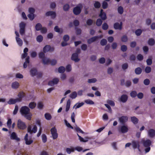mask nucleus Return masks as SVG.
<instances>
[{
  "instance_id": "nucleus-24",
  "label": "nucleus",
  "mask_w": 155,
  "mask_h": 155,
  "mask_svg": "<svg viewBox=\"0 0 155 155\" xmlns=\"http://www.w3.org/2000/svg\"><path fill=\"white\" fill-rule=\"evenodd\" d=\"M142 72V70L141 68L138 67L136 68L134 70V72L137 75H139Z\"/></svg>"
},
{
  "instance_id": "nucleus-63",
  "label": "nucleus",
  "mask_w": 155,
  "mask_h": 155,
  "mask_svg": "<svg viewBox=\"0 0 155 155\" xmlns=\"http://www.w3.org/2000/svg\"><path fill=\"white\" fill-rule=\"evenodd\" d=\"M143 94L142 92H139L137 94V96L138 98L139 99H142L143 97Z\"/></svg>"
},
{
  "instance_id": "nucleus-20",
  "label": "nucleus",
  "mask_w": 155,
  "mask_h": 155,
  "mask_svg": "<svg viewBox=\"0 0 155 155\" xmlns=\"http://www.w3.org/2000/svg\"><path fill=\"white\" fill-rule=\"evenodd\" d=\"M10 138L11 139L15 140L17 141H19L20 139L17 137L16 134L15 132L12 133L11 135Z\"/></svg>"
},
{
  "instance_id": "nucleus-42",
  "label": "nucleus",
  "mask_w": 155,
  "mask_h": 155,
  "mask_svg": "<svg viewBox=\"0 0 155 155\" xmlns=\"http://www.w3.org/2000/svg\"><path fill=\"white\" fill-rule=\"evenodd\" d=\"M128 67V64L127 63H125L122 65V68L124 71H125L127 69Z\"/></svg>"
},
{
  "instance_id": "nucleus-41",
  "label": "nucleus",
  "mask_w": 155,
  "mask_h": 155,
  "mask_svg": "<svg viewBox=\"0 0 155 155\" xmlns=\"http://www.w3.org/2000/svg\"><path fill=\"white\" fill-rule=\"evenodd\" d=\"M43 39V36L41 35H40L38 36L36 38V40L38 42H41Z\"/></svg>"
},
{
  "instance_id": "nucleus-28",
  "label": "nucleus",
  "mask_w": 155,
  "mask_h": 155,
  "mask_svg": "<svg viewBox=\"0 0 155 155\" xmlns=\"http://www.w3.org/2000/svg\"><path fill=\"white\" fill-rule=\"evenodd\" d=\"M77 96V93L76 91H74L69 95V97L72 99H75Z\"/></svg>"
},
{
  "instance_id": "nucleus-43",
  "label": "nucleus",
  "mask_w": 155,
  "mask_h": 155,
  "mask_svg": "<svg viewBox=\"0 0 155 155\" xmlns=\"http://www.w3.org/2000/svg\"><path fill=\"white\" fill-rule=\"evenodd\" d=\"M85 103L88 104L92 105L94 104V102L92 100L90 99H87L84 101Z\"/></svg>"
},
{
  "instance_id": "nucleus-15",
  "label": "nucleus",
  "mask_w": 155,
  "mask_h": 155,
  "mask_svg": "<svg viewBox=\"0 0 155 155\" xmlns=\"http://www.w3.org/2000/svg\"><path fill=\"white\" fill-rule=\"evenodd\" d=\"M45 16H51V18H55L56 17V13L55 12L52 11H49L45 13Z\"/></svg>"
},
{
  "instance_id": "nucleus-62",
  "label": "nucleus",
  "mask_w": 155,
  "mask_h": 155,
  "mask_svg": "<svg viewBox=\"0 0 155 155\" xmlns=\"http://www.w3.org/2000/svg\"><path fill=\"white\" fill-rule=\"evenodd\" d=\"M150 81L148 79H146L143 81V84L145 85H148L150 84Z\"/></svg>"
},
{
  "instance_id": "nucleus-36",
  "label": "nucleus",
  "mask_w": 155,
  "mask_h": 155,
  "mask_svg": "<svg viewBox=\"0 0 155 155\" xmlns=\"http://www.w3.org/2000/svg\"><path fill=\"white\" fill-rule=\"evenodd\" d=\"M101 6L100 2L98 1H95L94 4V6L96 8H99Z\"/></svg>"
},
{
  "instance_id": "nucleus-19",
  "label": "nucleus",
  "mask_w": 155,
  "mask_h": 155,
  "mask_svg": "<svg viewBox=\"0 0 155 155\" xmlns=\"http://www.w3.org/2000/svg\"><path fill=\"white\" fill-rule=\"evenodd\" d=\"M20 102V100L18 99H13L12 98H11L8 101V103L9 104H15V103Z\"/></svg>"
},
{
  "instance_id": "nucleus-14",
  "label": "nucleus",
  "mask_w": 155,
  "mask_h": 155,
  "mask_svg": "<svg viewBox=\"0 0 155 155\" xmlns=\"http://www.w3.org/2000/svg\"><path fill=\"white\" fill-rule=\"evenodd\" d=\"M119 132H121L122 133H127L128 131V128L127 126L123 125L120 129L119 130Z\"/></svg>"
},
{
  "instance_id": "nucleus-10",
  "label": "nucleus",
  "mask_w": 155,
  "mask_h": 155,
  "mask_svg": "<svg viewBox=\"0 0 155 155\" xmlns=\"http://www.w3.org/2000/svg\"><path fill=\"white\" fill-rule=\"evenodd\" d=\"M128 117L124 116H123L119 118V120L120 123L122 125H124L128 121Z\"/></svg>"
},
{
  "instance_id": "nucleus-25",
  "label": "nucleus",
  "mask_w": 155,
  "mask_h": 155,
  "mask_svg": "<svg viewBox=\"0 0 155 155\" xmlns=\"http://www.w3.org/2000/svg\"><path fill=\"white\" fill-rule=\"evenodd\" d=\"M148 44L151 46H153L155 43V41L154 39L153 38H150L148 41Z\"/></svg>"
},
{
  "instance_id": "nucleus-26",
  "label": "nucleus",
  "mask_w": 155,
  "mask_h": 155,
  "mask_svg": "<svg viewBox=\"0 0 155 155\" xmlns=\"http://www.w3.org/2000/svg\"><path fill=\"white\" fill-rule=\"evenodd\" d=\"M18 98H17L16 99H18L20 100V102H21L22 101V99L25 97V94L23 92H20L18 93Z\"/></svg>"
},
{
  "instance_id": "nucleus-31",
  "label": "nucleus",
  "mask_w": 155,
  "mask_h": 155,
  "mask_svg": "<svg viewBox=\"0 0 155 155\" xmlns=\"http://www.w3.org/2000/svg\"><path fill=\"white\" fill-rule=\"evenodd\" d=\"M42 27V26L41 24L40 23H37L35 26V28L36 31H40Z\"/></svg>"
},
{
  "instance_id": "nucleus-6",
  "label": "nucleus",
  "mask_w": 155,
  "mask_h": 155,
  "mask_svg": "<svg viewBox=\"0 0 155 155\" xmlns=\"http://www.w3.org/2000/svg\"><path fill=\"white\" fill-rule=\"evenodd\" d=\"M17 126L19 129L21 130H24L27 127L25 123L22 121L20 119H19L18 120Z\"/></svg>"
},
{
  "instance_id": "nucleus-37",
  "label": "nucleus",
  "mask_w": 155,
  "mask_h": 155,
  "mask_svg": "<svg viewBox=\"0 0 155 155\" xmlns=\"http://www.w3.org/2000/svg\"><path fill=\"white\" fill-rule=\"evenodd\" d=\"M117 11L118 13L120 14H122L124 12V9L123 7L121 6H119L117 8Z\"/></svg>"
},
{
  "instance_id": "nucleus-49",
  "label": "nucleus",
  "mask_w": 155,
  "mask_h": 155,
  "mask_svg": "<svg viewBox=\"0 0 155 155\" xmlns=\"http://www.w3.org/2000/svg\"><path fill=\"white\" fill-rule=\"evenodd\" d=\"M151 68L150 66H147L145 68V71L146 73H149L151 71Z\"/></svg>"
},
{
  "instance_id": "nucleus-38",
  "label": "nucleus",
  "mask_w": 155,
  "mask_h": 155,
  "mask_svg": "<svg viewBox=\"0 0 155 155\" xmlns=\"http://www.w3.org/2000/svg\"><path fill=\"white\" fill-rule=\"evenodd\" d=\"M42 61L43 63L44 64H47L48 63L50 62V60L49 59H48L47 58H45V57L43 58L42 59Z\"/></svg>"
},
{
  "instance_id": "nucleus-50",
  "label": "nucleus",
  "mask_w": 155,
  "mask_h": 155,
  "mask_svg": "<svg viewBox=\"0 0 155 155\" xmlns=\"http://www.w3.org/2000/svg\"><path fill=\"white\" fill-rule=\"evenodd\" d=\"M135 56L133 54H131L129 56V60L130 61H134L136 60Z\"/></svg>"
},
{
  "instance_id": "nucleus-33",
  "label": "nucleus",
  "mask_w": 155,
  "mask_h": 155,
  "mask_svg": "<svg viewBox=\"0 0 155 155\" xmlns=\"http://www.w3.org/2000/svg\"><path fill=\"white\" fill-rule=\"evenodd\" d=\"M102 20L100 18H98L97 20L96 24L97 26H100L103 23Z\"/></svg>"
},
{
  "instance_id": "nucleus-2",
  "label": "nucleus",
  "mask_w": 155,
  "mask_h": 155,
  "mask_svg": "<svg viewBox=\"0 0 155 155\" xmlns=\"http://www.w3.org/2000/svg\"><path fill=\"white\" fill-rule=\"evenodd\" d=\"M141 143L143 147L144 148V151L145 153H146L149 152L150 150V146L151 145L152 142L149 139L141 140Z\"/></svg>"
},
{
  "instance_id": "nucleus-21",
  "label": "nucleus",
  "mask_w": 155,
  "mask_h": 155,
  "mask_svg": "<svg viewBox=\"0 0 155 155\" xmlns=\"http://www.w3.org/2000/svg\"><path fill=\"white\" fill-rule=\"evenodd\" d=\"M149 136L150 137H153L155 135V130L152 129H150L148 131Z\"/></svg>"
},
{
  "instance_id": "nucleus-4",
  "label": "nucleus",
  "mask_w": 155,
  "mask_h": 155,
  "mask_svg": "<svg viewBox=\"0 0 155 155\" xmlns=\"http://www.w3.org/2000/svg\"><path fill=\"white\" fill-rule=\"evenodd\" d=\"M26 24L24 22L22 21L19 24V32L21 35H25V32Z\"/></svg>"
},
{
  "instance_id": "nucleus-22",
  "label": "nucleus",
  "mask_w": 155,
  "mask_h": 155,
  "mask_svg": "<svg viewBox=\"0 0 155 155\" xmlns=\"http://www.w3.org/2000/svg\"><path fill=\"white\" fill-rule=\"evenodd\" d=\"M130 119L131 122L135 125L137 124L138 122V119L135 116L131 117Z\"/></svg>"
},
{
  "instance_id": "nucleus-16",
  "label": "nucleus",
  "mask_w": 155,
  "mask_h": 155,
  "mask_svg": "<svg viewBox=\"0 0 155 155\" xmlns=\"http://www.w3.org/2000/svg\"><path fill=\"white\" fill-rule=\"evenodd\" d=\"M28 134H26L25 136L24 139L25 141V144L27 145H29L33 143V140L31 139L28 140Z\"/></svg>"
},
{
  "instance_id": "nucleus-56",
  "label": "nucleus",
  "mask_w": 155,
  "mask_h": 155,
  "mask_svg": "<svg viewBox=\"0 0 155 155\" xmlns=\"http://www.w3.org/2000/svg\"><path fill=\"white\" fill-rule=\"evenodd\" d=\"M28 17L31 21H32L35 18V15L33 14H29L28 15Z\"/></svg>"
},
{
  "instance_id": "nucleus-5",
  "label": "nucleus",
  "mask_w": 155,
  "mask_h": 155,
  "mask_svg": "<svg viewBox=\"0 0 155 155\" xmlns=\"http://www.w3.org/2000/svg\"><path fill=\"white\" fill-rule=\"evenodd\" d=\"M102 37V36L101 35L92 37L87 39V43L89 44H91L97 41L99 38H101Z\"/></svg>"
},
{
  "instance_id": "nucleus-64",
  "label": "nucleus",
  "mask_w": 155,
  "mask_h": 155,
  "mask_svg": "<svg viewBox=\"0 0 155 155\" xmlns=\"http://www.w3.org/2000/svg\"><path fill=\"white\" fill-rule=\"evenodd\" d=\"M56 6V5L55 3L54 2H51L50 3V8H51L52 9H53L55 8Z\"/></svg>"
},
{
  "instance_id": "nucleus-18",
  "label": "nucleus",
  "mask_w": 155,
  "mask_h": 155,
  "mask_svg": "<svg viewBox=\"0 0 155 155\" xmlns=\"http://www.w3.org/2000/svg\"><path fill=\"white\" fill-rule=\"evenodd\" d=\"M128 99V96L126 94L122 95L120 98V101L123 103H125L127 102Z\"/></svg>"
},
{
  "instance_id": "nucleus-60",
  "label": "nucleus",
  "mask_w": 155,
  "mask_h": 155,
  "mask_svg": "<svg viewBox=\"0 0 155 155\" xmlns=\"http://www.w3.org/2000/svg\"><path fill=\"white\" fill-rule=\"evenodd\" d=\"M35 12V9L32 7L29 8L28 9V12L29 14H34Z\"/></svg>"
},
{
  "instance_id": "nucleus-32",
  "label": "nucleus",
  "mask_w": 155,
  "mask_h": 155,
  "mask_svg": "<svg viewBox=\"0 0 155 155\" xmlns=\"http://www.w3.org/2000/svg\"><path fill=\"white\" fill-rule=\"evenodd\" d=\"M65 70V68L63 66H61L58 68V72L62 74L64 73Z\"/></svg>"
},
{
  "instance_id": "nucleus-44",
  "label": "nucleus",
  "mask_w": 155,
  "mask_h": 155,
  "mask_svg": "<svg viewBox=\"0 0 155 155\" xmlns=\"http://www.w3.org/2000/svg\"><path fill=\"white\" fill-rule=\"evenodd\" d=\"M74 148H67L66 149V151L67 153L68 154H70L71 152H74Z\"/></svg>"
},
{
  "instance_id": "nucleus-45",
  "label": "nucleus",
  "mask_w": 155,
  "mask_h": 155,
  "mask_svg": "<svg viewBox=\"0 0 155 155\" xmlns=\"http://www.w3.org/2000/svg\"><path fill=\"white\" fill-rule=\"evenodd\" d=\"M137 60L139 61H141L143 59V56L141 54H138L137 57Z\"/></svg>"
},
{
  "instance_id": "nucleus-13",
  "label": "nucleus",
  "mask_w": 155,
  "mask_h": 155,
  "mask_svg": "<svg viewBox=\"0 0 155 155\" xmlns=\"http://www.w3.org/2000/svg\"><path fill=\"white\" fill-rule=\"evenodd\" d=\"M122 22H120V23L116 22L114 24V28L115 30H121L122 29Z\"/></svg>"
},
{
  "instance_id": "nucleus-47",
  "label": "nucleus",
  "mask_w": 155,
  "mask_h": 155,
  "mask_svg": "<svg viewBox=\"0 0 155 155\" xmlns=\"http://www.w3.org/2000/svg\"><path fill=\"white\" fill-rule=\"evenodd\" d=\"M79 139L81 142H86L88 141V138L86 137L85 138V139H84V138L81 137H79Z\"/></svg>"
},
{
  "instance_id": "nucleus-27",
  "label": "nucleus",
  "mask_w": 155,
  "mask_h": 155,
  "mask_svg": "<svg viewBox=\"0 0 155 155\" xmlns=\"http://www.w3.org/2000/svg\"><path fill=\"white\" fill-rule=\"evenodd\" d=\"M19 86V83L17 81H15L12 83V87L13 89H17L18 88Z\"/></svg>"
},
{
  "instance_id": "nucleus-3",
  "label": "nucleus",
  "mask_w": 155,
  "mask_h": 155,
  "mask_svg": "<svg viewBox=\"0 0 155 155\" xmlns=\"http://www.w3.org/2000/svg\"><path fill=\"white\" fill-rule=\"evenodd\" d=\"M83 6L81 3H79L76 7L74 8L73 12L74 15H77L80 14L81 12V10Z\"/></svg>"
},
{
  "instance_id": "nucleus-52",
  "label": "nucleus",
  "mask_w": 155,
  "mask_h": 155,
  "mask_svg": "<svg viewBox=\"0 0 155 155\" xmlns=\"http://www.w3.org/2000/svg\"><path fill=\"white\" fill-rule=\"evenodd\" d=\"M71 66L70 64H68L66 67V71L67 72H70L71 70Z\"/></svg>"
},
{
  "instance_id": "nucleus-51",
  "label": "nucleus",
  "mask_w": 155,
  "mask_h": 155,
  "mask_svg": "<svg viewBox=\"0 0 155 155\" xmlns=\"http://www.w3.org/2000/svg\"><path fill=\"white\" fill-rule=\"evenodd\" d=\"M70 6L68 4H66L63 7V10L65 11H68L69 9Z\"/></svg>"
},
{
  "instance_id": "nucleus-34",
  "label": "nucleus",
  "mask_w": 155,
  "mask_h": 155,
  "mask_svg": "<svg viewBox=\"0 0 155 155\" xmlns=\"http://www.w3.org/2000/svg\"><path fill=\"white\" fill-rule=\"evenodd\" d=\"M99 16L103 20H105L107 18L106 14L105 13H103L101 14H99Z\"/></svg>"
},
{
  "instance_id": "nucleus-53",
  "label": "nucleus",
  "mask_w": 155,
  "mask_h": 155,
  "mask_svg": "<svg viewBox=\"0 0 155 155\" xmlns=\"http://www.w3.org/2000/svg\"><path fill=\"white\" fill-rule=\"evenodd\" d=\"M109 26L106 23H104L102 25V28L104 30H107Z\"/></svg>"
},
{
  "instance_id": "nucleus-12",
  "label": "nucleus",
  "mask_w": 155,
  "mask_h": 155,
  "mask_svg": "<svg viewBox=\"0 0 155 155\" xmlns=\"http://www.w3.org/2000/svg\"><path fill=\"white\" fill-rule=\"evenodd\" d=\"M54 49L53 47H51L50 45H46L43 48V51L44 53H45L50 50L53 51H54Z\"/></svg>"
},
{
  "instance_id": "nucleus-61",
  "label": "nucleus",
  "mask_w": 155,
  "mask_h": 155,
  "mask_svg": "<svg viewBox=\"0 0 155 155\" xmlns=\"http://www.w3.org/2000/svg\"><path fill=\"white\" fill-rule=\"evenodd\" d=\"M43 104L42 102H39L37 104V107L39 109H42L43 107Z\"/></svg>"
},
{
  "instance_id": "nucleus-17",
  "label": "nucleus",
  "mask_w": 155,
  "mask_h": 155,
  "mask_svg": "<svg viewBox=\"0 0 155 155\" xmlns=\"http://www.w3.org/2000/svg\"><path fill=\"white\" fill-rule=\"evenodd\" d=\"M132 145L134 149L137 148V147H140L139 142L138 140H133L132 142Z\"/></svg>"
},
{
  "instance_id": "nucleus-46",
  "label": "nucleus",
  "mask_w": 155,
  "mask_h": 155,
  "mask_svg": "<svg viewBox=\"0 0 155 155\" xmlns=\"http://www.w3.org/2000/svg\"><path fill=\"white\" fill-rule=\"evenodd\" d=\"M127 47L126 45H122L121 46L120 50L122 51L123 52H124L126 51L127 50Z\"/></svg>"
},
{
  "instance_id": "nucleus-35",
  "label": "nucleus",
  "mask_w": 155,
  "mask_h": 155,
  "mask_svg": "<svg viewBox=\"0 0 155 155\" xmlns=\"http://www.w3.org/2000/svg\"><path fill=\"white\" fill-rule=\"evenodd\" d=\"M142 32V31L140 29H138L136 30L135 32V35L137 36H140Z\"/></svg>"
},
{
  "instance_id": "nucleus-8",
  "label": "nucleus",
  "mask_w": 155,
  "mask_h": 155,
  "mask_svg": "<svg viewBox=\"0 0 155 155\" xmlns=\"http://www.w3.org/2000/svg\"><path fill=\"white\" fill-rule=\"evenodd\" d=\"M38 71L37 69L35 68H31L29 71L30 75L31 77H34L36 76L38 74Z\"/></svg>"
},
{
  "instance_id": "nucleus-54",
  "label": "nucleus",
  "mask_w": 155,
  "mask_h": 155,
  "mask_svg": "<svg viewBox=\"0 0 155 155\" xmlns=\"http://www.w3.org/2000/svg\"><path fill=\"white\" fill-rule=\"evenodd\" d=\"M45 119L48 120H50L51 118V115L49 113H46L45 114Z\"/></svg>"
},
{
  "instance_id": "nucleus-30",
  "label": "nucleus",
  "mask_w": 155,
  "mask_h": 155,
  "mask_svg": "<svg viewBox=\"0 0 155 155\" xmlns=\"http://www.w3.org/2000/svg\"><path fill=\"white\" fill-rule=\"evenodd\" d=\"M36 105V104L34 102H32L29 103L28 105L29 107L31 109H34Z\"/></svg>"
},
{
  "instance_id": "nucleus-39",
  "label": "nucleus",
  "mask_w": 155,
  "mask_h": 155,
  "mask_svg": "<svg viewBox=\"0 0 155 155\" xmlns=\"http://www.w3.org/2000/svg\"><path fill=\"white\" fill-rule=\"evenodd\" d=\"M84 104V103L82 102L81 103H77L75 104V106H76L75 109L78 108L81 106H83Z\"/></svg>"
},
{
  "instance_id": "nucleus-29",
  "label": "nucleus",
  "mask_w": 155,
  "mask_h": 155,
  "mask_svg": "<svg viewBox=\"0 0 155 155\" xmlns=\"http://www.w3.org/2000/svg\"><path fill=\"white\" fill-rule=\"evenodd\" d=\"M16 40L18 45L19 46H21L23 44V41L20 38H15Z\"/></svg>"
},
{
  "instance_id": "nucleus-23",
  "label": "nucleus",
  "mask_w": 155,
  "mask_h": 155,
  "mask_svg": "<svg viewBox=\"0 0 155 155\" xmlns=\"http://www.w3.org/2000/svg\"><path fill=\"white\" fill-rule=\"evenodd\" d=\"M30 62L29 61V57H27L25 59V61L24 62L23 64V68H27V64H29Z\"/></svg>"
},
{
  "instance_id": "nucleus-9",
  "label": "nucleus",
  "mask_w": 155,
  "mask_h": 155,
  "mask_svg": "<svg viewBox=\"0 0 155 155\" xmlns=\"http://www.w3.org/2000/svg\"><path fill=\"white\" fill-rule=\"evenodd\" d=\"M71 59L75 62H78L80 60V59L78 58V54L76 53L72 54Z\"/></svg>"
},
{
  "instance_id": "nucleus-1",
  "label": "nucleus",
  "mask_w": 155,
  "mask_h": 155,
  "mask_svg": "<svg viewBox=\"0 0 155 155\" xmlns=\"http://www.w3.org/2000/svg\"><path fill=\"white\" fill-rule=\"evenodd\" d=\"M30 111V109L26 106L22 107L20 110L21 114L25 118L29 120H31L32 116V114Z\"/></svg>"
},
{
  "instance_id": "nucleus-11",
  "label": "nucleus",
  "mask_w": 155,
  "mask_h": 155,
  "mask_svg": "<svg viewBox=\"0 0 155 155\" xmlns=\"http://www.w3.org/2000/svg\"><path fill=\"white\" fill-rule=\"evenodd\" d=\"M59 79L57 78H53L52 80L48 82V85L52 86L55 84H57L59 82Z\"/></svg>"
},
{
  "instance_id": "nucleus-57",
  "label": "nucleus",
  "mask_w": 155,
  "mask_h": 155,
  "mask_svg": "<svg viewBox=\"0 0 155 155\" xmlns=\"http://www.w3.org/2000/svg\"><path fill=\"white\" fill-rule=\"evenodd\" d=\"M42 140L44 143H45L47 141V138L46 135L43 134L41 136Z\"/></svg>"
},
{
  "instance_id": "nucleus-7",
  "label": "nucleus",
  "mask_w": 155,
  "mask_h": 155,
  "mask_svg": "<svg viewBox=\"0 0 155 155\" xmlns=\"http://www.w3.org/2000/svg\"><path fill=\"white\" fill-rule=\"evenodd\" d=\"M50 131L53 139L55 140L57 139L58 137V134L56 128L55 127H53L51 129Z\"/></svg>"
},
{
  "instance_id": "nucleus-40",
  "label": "nucleus",
  "mask_w": 155,
  "mask_h": 155,
  "mask_svg": "<svg viewBox=\"0 0 155 155\" xmlns=\"http://www.w3.org/2000/svg\"><path fill=\"white\" fill-rule=\"evenodd\" d=\"M107 40L105 39H103L100 41V44L102 46H104L107 45Z\"/></svg>"
},
{
  "instance_id": "nucleus-55",
  "label": "nucleus",
  "mask_w": 155,
  "mask_h": 155,
  "mask_svg": "<svg viewBox=\"0 0 155 155\" xmlns=\"http://www.w3.org/2000/svg\"><path fill=\"white\" fill-rule=\"evenodd\" d=\"M137 94L136 91H132L130 93V95L132 97L134 98L137 96Z\"/></svg>"
},
{
  "instance_id": "nucleus-58",
  "label": "nucleus",
  "mask_w": 155,
  "mask_h": 155,
  "mask_svg": "<svg viewBox=\"0 0 155 155\" xmlns=\"http://www.w3.org/2000/svg\"><path fill=\"white\" fill-rule=\"evenodd\" d=\"M64 122L66 126H67L68 127L70 128L71 129H73L74 127L72 126H71L69 123H68V122L66 120H64Z\"/></svg>"
},
{
  "instance_id": "nucleus-48",
  "label": "nucleus",
  "mask_w": 155,
  "mask_h": 155,
  "mask_svg": "<svg viewBox=\"0 0 155 155\" xmlns=\"http://www.w3.org/2000/svg\"><path fill=\"white\" fill-rule=\"evenodd\" d=\"M108 6V4L107 2L104 1L102 3V7L104 9L107 8Z\"/></svg>"
},
{
  "instance_id": "nucleus-59",
  "label": "nucleus",
  "mask_w": 155,
  "mask_h": 155,
  "mask_svg": "<svg viewBox=\"0 0 155 155\" xmlns=\"http://www.w3.org/2000/svg\"><path fill=\"white\" fill-rule=\"evenodd\" d=\"M128 40V38L126 35H123L121 38V40L123 42H126Z\"/></svg>"
}]
</instances>
